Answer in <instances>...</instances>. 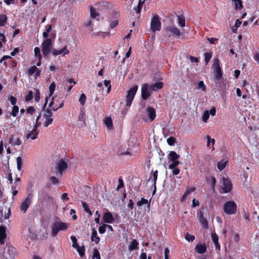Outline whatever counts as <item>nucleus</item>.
<instances>
[{"mask_svg": "<svg viewBox=\"0 0 259 259\" xmlns=\"http://www.w3.org/2000/svg\"><path fill=\"white\" fill-rule=\"evenodd\" d=\"M68 224L60 222L55 221L51 226V234L53 236H56L58 232L64 231L67 229Z\"/></svg>", "mask_w": 259, "mask_h": 259, "instance_id": "f257e3e1", "label": "nucleus"}, {"mask_svg": "<svg viewBox=\"0 0 259 259\" xmlns=\"http://www.w3.org/2000/svg\"><path fill=\"white\" fill-rule=\"evenodd\" d=\"M223 209L227 214H233L236 212L237 204L233 201H227L224 205Z\"/></svg>", "mask_w": 259, "mask_h": 259, "instance_id": "f03ea898", "label": "nucleus"}, {"mask_svg": "<svg viewBox=\"0 0 259 259\" xmlns=\"http://www.w3.org/2000/svg\"><path fill=\"white\" fill-rule=\"evenodd\" d=\"M213 70L214 78L217 80H220L223 78V73L220 66V61L218 58L215 59L213 63Z\"/></svg>", "mask_w": 259, "mask_h": 259, "instance_id": "7ed1b4c3", "label": "nucleus"}, {"mask_svg": "<svg viewBox=\"0 0 259 259\" xmlns=\"http://www.w3.org/2000/svg\"><path fill=\"white\" fill-rule=\"evenodd\" d=\"M138 88V85H135L128 91H127V95L126 96V106L127 107H129L131 106L132 101L137 91Z\"/></svg>", "mask_w": 259, "mask_h": 259, "instance_id": "20e7f679", "label": "nucleus"}, {"mask_svg": "<svg viewBox=\"0 0 259 259\" xmlns=\"http://www.w3.org/2000/svg\"><path fill=\"white\" fill-rule=\"evenodd\" d=\"M52 42L50 38L46 39L42 43V53L44 56H47L52 52Z\"/></svg>", "mask_w": 259, "mask_h": 259, "instance_id": "39448f33", "label": "nucleus"}, {"mask_svg": "<svg viewBox=\"0 0 259 259\" xmlns=\"http://www.w3.org/2000/svg\"><path fill=\"white\" fill-rule=\"evenodd\" d=\"M161 28V22L159 20V18L158 15H154L151 21L150 29L152 32H154L155 31H159Z\"/></svg>", "mask_w": 259, "mask_h": 259, "instance_id": "423d86ee", "label": "nucleus"}, {"mask_svg": "<svg viewBox=\"0 0 259 259\" xmlns=\"http://www.w3.org/2000/svg\"><path fill=\"white\" fill-rule=\"evenodd\" d=\"M53 113L51 109H47L43 113V118L45 119L44 125L45 127H48L53 121V118L52 117Z\"/></svg>", "mask_w": 259, "mask_h": 259, "instance_id": "0eeeda50", "label": "nucleus"}, {"mask_svg": "<svg viewBox=\"0 0 259 259\" xmlns=\"http://www.w3.org/2000/svg\"><path fill=\"white\" fill-rule=\"evenodd\" d=\"M153 91L151 89L149 84L148 83H144L142 85L141 88V96L144 100H146L149 98L151 95V92Z\"/></svg>", "mask_w": 259, "mask_h": 259, "instance_id": "6e6552de", "label": "nucleus"}, {"mask_svg": "<svg viewBox=\"0 0 259 259\" xmlns=\"http://www.w3.org/2000/svg\"><path fill=\"white\" fill-rule=\"evenodd\" d=\"M32 194H28L27 197L22 202L20 206V209L22 212L25 213L31 203Z\"/></svg>", "mask_w": 259, "mask_h": 259, "instance_id": "1a4fd4ad", "label": "nucleus"}, {"mask_svg": "<svg viewBox=\"0 0 259 259\" xmlns=\"http://www.w3.org/2000/svg\"><path fill=\"white\" fill-rule=\"evenodd\" d=\"M223 191L224 193L229 192L232 189V184L229 179L225 177L223 178Z\"/></svg>", "mask_w": 259, "mask_h": 259, "instance_id": "9d476101", "label": "nucleus"}, {"mask_svg": "<svg viewBox=\"0 0 259 259\" xmlns=\"http://www.w3.org/2000/svg\"><path fill=\"white\" fill-rule=\"evenodd\" d=\"M68 167L67 164L63 159H60L57 163L56 169L60 175L62 174L63 170H65Z\"/></svg>", "mask_w": 259, "mask_h": 259, "instance_id": "9b49d317", "label": "nucleus"}, {"mask_svg": "<svg viewBox=\"0 0 259 259\" xmlns=\"http://www.w3.org/2000/svg\"><path fill=\"white\" fill-rule=\"evenodd\" d=\"M199 217V221L201 225L204 229H207L208 228V222L205 218H204L203 213L200 211L198 213Z\"/></svg>", "mask_w": 259, "mask_h": 259, "instance_id": "f8f14e48", "label": "nucleus"}, {"mask_svg": "<svg viewBox=\"0 0 259 259\" xmlns=\"http://www.w3.org/2000/svg\"><path fill=\"white\" fill-rule=\"evenodd\" d=\"M85 115L84 110L81 109L78 116V125L81 127L85 125Z\"/></svg>", "mask_w": 259, "mask_h": 259, "instance_id": "ddd939ff", "label": "nucleus"}, {"mask_svg": "<svg viewBox=\"0 0 259 259\" xmlns=\"http://www.w3.org/2000/svg\"><path fill=\"white\" fill-rule=\"evenodd\" d=\"M7 237L6 234V227L1 226L0 227V245L5 243V239Z\"/></svg>", "mask_w": 259, "mask_h": 259, "instance_id": "4468645a", "label": "nucleus"}, {"mask_svg": "<svg viewBox=\"0 0 259 259\" xmlns=\"http://www.w3.org/2000/svg\"><path fill=\"white\" fill-rule=\"evenodd\" d=\"M103 220L105 223H112L114 221L112 214L110 212H107L103 215Z\"/></svg>", "mask_w": 259, "mask_h": 259, "instance_id": "2eb2a0df", "label": "nucleus"}, {"mask_svg": "<svg viewBox=\"0 0 259 259\" xmlns=\"http://www.w3.org/2000/svg\"><path fill=\"white\" fill-rule=\"evenodd\" d=\"M64 53L63 56H64L66 54H68L69 53V51L67 49L66 46H65L63 49L60 50H57L56 49H53L52 50V54L54 56H57L60 55L62 53Z\"/></svg>", "mask_w": 259, "mask_h": 259, "instance_id": "dca6fc26", "label": "nucleus"}, {"mask_svg": "<svg viewBox=\"0 0 259 259\" xmlns=\"http://www.w3.org/2000/svg\"><path fill=\"white\" fill-rule=\"evenodd\" d=\"M39 132L37 131V134L35 135V132H34V128L31 131H28V133L26 135V138L27 139L30 138L32 140H35L37 138Z\"/></svg>", "mask_w": 259, "mask_h": 259, "instance_id": "f3484780", "label": "nucleus"}, {"mask_svg": "<svg viewBox=\"0 0 259 259\" xmlns=\"http://www.w3.org/2000/svg\"><path fill=\"white\" fill-rule=\"evenodd\" d=\"M92 241L94 242L96 244H98L100 240V237L98 236L97 232L95 228H92Z\"/></svg>", "mask_w": 259, "mask_h": 259, "instance_id": "a211bd4d", "label": "nucleus"}, {"mask_svg": "<svg viewBox=\"0 0 259 259\" xmlns=\"http://www.w3.org/2000/svg\"><path fill=\"white\" fill-rule=\"evenodd\" d=\"M167 30L177 37H180L181 35L180 31L175 26H169L167 28Z\"/></svg>", "mask_w": 259, "mask_h": 259, "instance_id": "6ab92c4d", "label": "nucleus"}, {"mask_svg": "<svg viewBox=\"0 0 259 259\" xmlns=\"http://www.w3.org/2000/svg\"><path fill=\"white\" fill-rule=\"evenodd\" d=\"M147 113L148 116L149 117L151 121H153L156 116L155 115V111L154 108L152 107H148L147 109Z\"/></svg>", "mask_w": 259, "mask_h": 259, "instance_id": "aec40b11", "label": "nucleus"}, {"mask_svg": "<svg viewBox=\"0 0 259 259\" xmlns=\"http://www.w3.org/2000/svg\"><path fill=\"white\" fill-rule=\"evenodd\" d=\"M149 85L153 91H157L162 88L163 83L162 82L159 81Z\"/></svg>", "mask_w": 259, "mask_h": 259, "instance_id": "412c9836", "label": "nucleus"}, {"mask_svg": "<svg viewBox=\"0 0 259 259\" xmlns=\"http://www.w3.org/2000/svg\"><path fill=\"white\" fill-rule=\"evenodd\" d=\"M195 250L197 253L202 254L206 252V246L205 244L197 245L195 247Z\"/></svg>", "mask_w": 259, "mask_h": 259, "instance_id": "4be33fe9", "label": "nucleus"}, {"mask_svg": "<svg viewBox=\"0 0 259 259\" xmlns=\"http://www.w3.org/2000/svg\"><path fill=\"white\" fill-rule=\"evenodd\" d=\"M139 243L138 242L134 239L128 245V250L132 251L134 249H136L138 248Z\"/></svg>", "mask_w": 259, "mask_h": 259, "instance_id": "5701e85b", "label": "nucleus"}, {"mask_svg": "<svg viewBox=\"0 0 259 259\" xmlns=\"http://www.w3.org/2000/svg\"><path fill=\"white\" fill-rule=\"evenodd\" d=\"M104 122L106 126L109 130L112 127V119L110 117H106L104 118Z\"/></svg>", "mask_w": 259, "mask_h": 259, "instance_id": "b1692460", "label": "nucleus"}, {"mask_svg": "<svg viewBox=\"0 0 259 259\" xmlns=\"http://www.w3.org/2000/svg\"><path fill=\"white\" fill-rule=\"evenodd\" d=\"M8 17L3 14H0V26H4L7 22Z\"/></svg>", "mask_w": 259, "mask_h": 259, "instance_id": "393cba45", "label": "nucleus"}, {"mask_svg": "<svg viewBox=\"0 0 259 259\" xmlns=\"http://www.w3.org/2000/svg\"><path fill=\"white\" fill-rule=\"evenodd\" d=\"M10 143L13 145L19 146L21 144V142L19 138L14 139L13 136H11L10 139Z\"/></svg>", "mask_w": 259, "mask_h": 259, "instance_id": "a878e982", "label": "nucleus"}, {"mask_svg": "<svg viewBox=\"0 0 259 259\" xmlns=\"http://www.w3.org/2000/svg\"><path fill=\"white\" fill-rule=\"evenodd\" d=\"M169 157L171 161H175L180 157V155L177 154L175 151H170L169 154Z\"/></svg>", "mask_w": 259, "mask_h": 259, "instance_id": "bb28decb", "label": "nucleus"}, {"mask_svg": "<svg viewBox=\"0 0 259 259\" xmlns=\"http://www.w3.org/2000/svg\"><path fill=\"white\" fill-rule=\"evenodd\" d=\"M74 248H76L77 252H78L79 255L81 257H82L84 255V251H85V247L84 246L80 247L79 245L75 247Z\"/></svg>", "mask_w": 259, "mask_h": 259, "instance_id": "cd10ccee", "label": "nucleus"}, {"mask_svg": "<svg viewBox=\"0 0 259 259\" xmlns=\"http://www.w3.org/2000/svg\"><path fill=\"white\" fill-rule=\"evenodd\" d=\"M179 24L180 26L183 27L185 26V19L183 16H178Z\"/></svg>", "mask_w": 259, "mask_h": 259, "instance_id": "c85d7f7f", "label": "nucleus"}, {"mask_svg": "<svg viewBox=\"0 0 259 259\" xmlns=\"http://www.w3.org/2000/svg\"><path fill=\"white\" fill-rule=\"evenodd\" d=\"M227 161L222 160L218 163V168L220 170H222L226 166Z\"/></svg>", "mask_w": 259, "mask_h": 259, "instance_id": "c756f323", "label": "nucleus"}, {"mask_svg": "<svg viewBox=\"0 0 259 259\" xmlns=\"http://www.w3.org/2000/svg\"><path fill=\"white\" fill-rule=\"evenodd\" d=\"M56 88V84L54 82H52L49 86V97L53 95Z\"/></svg>", "mask_w": 259, "mask_h": 259, "instance_id": "7c9ffc66", "label": "nucleus"}, {"mask_svg": "<svg viewBox=\"0 0 259 259\" xmlns=\"http://www.w3.org/2000/svg\"><path fill=\"white\" fill-rule=\"evenodd\" d=\"M90 14L91 16L93 18H96L97 16H99V14L98 13L96 9L93 7L90 8Z\"/></svg>", "mask_w": 259, "mask_h": 259, "instance_id": "2f4dec72", "label": "nucleus"}, {"mask_svg": "<svg viewBox=\"0 0 259 259\" xmlns=\"http://www.w3.org/2000/svg\"><path fill=\"white\" fill-rule=\"evenodd\" d=\"M37 70V68L35 66H32L28 69L27 74L29 76H31L33 74L36 70Z\"/></svg>", "mask_w": 259, "mask_h": 259, "instance_id": "473e14b6", "label": "nucleus"}, {"mask_svg": "<svg viewBox=\"0 0 259 259\" xmlns=\"http://www.w3.org/2000/svg\"><path fill=\"white\" fill-rule=\"evenodd\" d=\"M148 204V205H150V202H148V200L147 199H146L144 198H142L141 200L137 202V205L138 206H141L143 204Z\"/></svg>", "mask_w": 259, "mask_h": 259, "instance_id": "72a5a7b5", "label": "nucleus"}, {"mask_svg": "<svg viewBox=\"0 0 259 259\" xmlns=\"http://www.w3.org/2000/svg\"><path fill=\"white\" fill-rule=\"evenodd\" d=\"M197 90L202 89L203 91H205L206 90V87L204 84V82L203 81H199L198 82L197 87L196 88Z\"/></svg>", "mask_w": 259, "mask_h": 259, "instance_id": "f704fd0d", "label": "nucleus"}, {"mask_svg": "<svg viewBox=\"0 0 259 259\" xmlns=\"http://www.w3.org/2000/svg\"><path fill=\"white\" fill-rule=\"evenodd\" d=\"M16 160H17V169L18 170H20L22 168V158L21 157H18L17 158Z\"/></svg>", "mask_w": 259, "mask_h": 259, "instance_id": "c9c22d12", "label": "nucleus"}, {"mask_svg": "<svg viewBox=\"0 0 259 259\" xmlns=\"http://www.w3.org/2000/svg\"><path fill=\"white\" fill-rule=\"evenodd\" d=\"M34 52L35 56L38 58V60H40L41 57L40 53V49L38 47H35L34 49Z\"/></svg>", "mask_w": 259, "mask_h": 259, "instance_id": "e433bc0d", "label": "nucleus"}, {"mask_svg": "<svg viewBox=\"0 0 259 259\" xmlns=\"http://www.w3.org/2000/svg\"><path fill=\"white\" fill-rule=\"evenodd\" d=\"M173 162L169 165L168 168L173 169L180 164V161L178 160L172 161Z\"/></svg>", "mask_w": 259, "mask_h": 259, "instance_id": "4c0bfd02", "label": "nucleus"}, {"mask_svg": "<svg viewBox=\"0 0 259 259\" xmlns=\"http://www.w3.org/2000/svg\"><path fill=\"white\" fill-rule=\"evenodd\" d=\"M86 100V96L84 94L82 93L81 94L80 98L79 99V102H80V104L83 106L84 105L85 102Z\"/></svg>", "mask_w": 259, "mask_h": 259, "instance_id": "58836bf2", "label": "nucleus"}, {"mask_svg": "<svg viewBox=\"0 0 259 259\" xmlns=\"http://www.w3.org/2000/svg\"><path fill=\"white\" fill-rule=\"evenodd\" d=\"M18 111H19L18 106L14 105L13 107V110H12L11 113H10V114L11 115H12L13 116L15 117V116H16V115H17V113L18 112Z\"/></svg>", "mask_w": 259, "mask_h": 259, "instance_id": "ea45409f", "label": "nucleus"}, {"mask_svg": "<svg viewBox=\"0 0 259 259\" xmlns=\"http://www.w3.org/2000/svg\"><path fill=\"white\" fill-rule=\"evenodd\" d=\"M209 117V113L208 111H206L202 115V120L206 122Z\"/></svg>", "mask_w": 259, "mask_h": 259, "instance_id": "a19ab883", "label": "nucleus"}, {"mask_svg": "<svg viewBox=\"0 0 259 259\" xmlns=\"http://www.w3.org/2000/svg\"><path fill=\"white\" fill-rule=\"evenodd\" d=\"M204 56H205V61L206 62V64H207L211 58V53L206 52L204 54Z\"/></svg>", "mask_w": 259, "mask_h": 259, "instance_id": "79ce46f5", "label": "nucleus"}, {"mask_svg": "<svg viewBox=\"0 0 259 259\" xmlns=\"http://www.w3.org/2000/svg\"><path fill=\"white\" fill-rule=\"evenodd\" d=\"M167 142L170 146H172L176 143V139L174 137H170L167 139Z\"/></svg>", "mask_w": 259, "mask_h": 259, "instance_id": "37998d69", "label": "nucleus"}, {"mask_svg": "<svg viewBox=\"0 0 259 259\" xmlns=\"http://www.w3.org/2000/svg\"><path fill=\"white\" fill-rule=\"evenodd\" d=\"M33 97V94L32 91H29L27 94V95L25 97V100L27 102H28L32 99Z\"/></svg>", "mask_w": 259, "mask_h": 259, "instance_id": "c03bdc74", "label": "nucleus"}, {"mask_svg": "<svg viewBox=\"0 0 259 259\" xmlns=\"http://www.w3.org/2000/svg\"><path fill=\"white\" fill-rule=\"evenodd\" d=\"M70 238H71V241H72V247L73 248H75L76 246H77L78 245H79L77 243V239L75 236H71Z\"/></svg>", "mask_w": 259, "mask_h": 259, "instance_id": "a18cd8bd", "label": "nucleus"}, {"mask_svg": "<svg viewBox=\"0 0 259 259\" xmlns=\"http://www.w3.org/2000/svg\"><path fill=\"white\" fill-rule=\"evenodd\" d=\"M185 239L188 241H193L195 239V236L187 233L185 235Z\"/></svg>", "mask_w": 259, "mask_h": 259, "instance_id": "49530a36", "label": "nucleus"}, {"mask_svg": "<svg viewBox=\"0 0 259 259\" xmlns=\"http://www.w3.org/2000/svg\"><path fill=\"white\" fill-rule=\"evenodd\" d=\"M93 258L100 259V255L99 252L97 249L94 250L93 253Z\"/></svg>", "mask_w": 259, "mask_h": 259, "instance_id": "de8ad7c7", "label": "nucleus"}, {"mask_svg": "<svg viewBox=\"0 0 259 259\" xmlns=\"http://www.w3.org/2000/svg\"><path fill=\"white\" fill-rule=\"evenodd\" d=\"M106 226L107 225L104 224L103 225L99 227V232L100 234H103L105 232Z\"/></svg>", "mask_w": 259, "mask_h": 259, "instance_id": "09e8293b", "label": "nucleus"}, {"mask_svg": "<svg viewBox=\"0 0 259 259\" xmlns=\"http://www.w3.org/2000/svg\"><path fill=\"white\" fill-rule=\"evenodd\" d=\"M211 237L214 244H216V243H218L219 240L218 235H217L215 233H212Z\"/></svg>", "mask_w": 259, "mask_h": 259, "instance_id": "8fccbe9b", "label": "nucleus"}, {"mask_svg": "<svg viewBox=\"0 0 259 259\" xmlns=\"http://www.w3.org/2000/svg\"><path fill=\"white\" fill-rule=\"evenodd\" d=\"M35 101L36 102H38L40 100V93L38 90H35V94L34 97Z\"/></svg>", "mask_w": 259, "mask_h": 259, "instance_id": "3c124183", "label": "nucleus"}, {"mask_svg": "<svg viewBox=\"0 0 259 259\" xmlns=\"http://www.w3.org/2000/svg\"><path fill=\"white\" fill-rule=\"evenodd\" d=\"M39 197L40 198L42 199L43 200H48L50 198L48 195L44 194L42 192L39 194Z\"/></svg>", "mask_w": 259, "mask_h": 259, "instance_id": "603ef678", "label": "nucleus"}, {"mask_svg": "<svg viewBox=\"0 0 259 259\" xmlns=\"http://www.w3.org/2000/svg\"><path fill=\"white\" fill-rule=\"evenodd\" d=\"M50 180L51 181V183L53 185H58L59 183L58 180L56 177H51L50 178Z\"/></svg>", "mask_w": 259, "mask_h": 259, "instance_id": "864d4df0", "label": "nucleus"}, {"mask_svg": "<svg viewBox=\"0 0 259 259\" xmlns=\"http://www.w3.org/2000/svg\"><path fill=\"white\" fill-rule=\"evenodd\" d=\"M153 181L154 182V184H156V181L157 180V177H158V171L156 170L153 172Z\"/></svg>", "mask_w": 259, "mask_h": 259, "instance_id": "5fc2aeb1", "label": "nucleus"}, {"mask_svg": "<svg viewBox=\"0 0 259 259\" xmlns=\"http://www.w3.org/2000/svg\"><path fill=\"white\" fill-rule=\"evenodd\" d=\"M41 125V122L39 121L36 120L35 123L33 126V128H34V132H35V135L37 134V131H38V127Z\"/></svg>", "mask_w": 259, "mask_h": 259, "instance_id": "6e6d98bb", "label": "nucleus"}, {"mask_svg": "<svg viewBox=\"0 0 259 259\" xmlns=\"http://www.w3.org/2000/svg\"><path fill=\"white\" fill-rule=\"evenodd\" d=\"M9 101L11 102L12 105H15V104L16 103L17 99L15 97L12 96L9 98Z\"/></svg>", "mask_w": 259, "mask_h": 259, "instance_id": "4d7b16f0", "label": "nucleus"}, {"mask_svg": "<svg viewBox=\"0 0 259 259\" xmlns=\"http://www.w3.org/2000/svg\"><path fill=\"white\" fill-rule=\"evenodd\" d=\"M26 111L28 113L32 114L34 113V112L35 111V109L34 108V107L30 106L27 109Z\"/></svg>", "mask_w": 259, "mask_h": 259, "instance_id": "13d9d810", "label": "nucleus"}, {"mask_svg": "<svg viewBox=\"0 0 259 259\" xmlns=\"http://www.w3.org/2000/svg\"><path fill=\"white\" fill-rule=\"evenodd\" d=\"M82 207H83L84 208V210L86 211V212H89V206L87 204V203L84 201H82Z\"/></svg>", "mask_w": 259, "mask_h": 259, "instance_id": "bf43d9fd", "label": "nucleus"}, {"mask_svg": "<svg viewBox=\"0 0 259 259\" xmlns=\"http://www.w3.org/2000/svg\"><path fill=\"white\" fill-rule=\"evenodd\" d=\"M118 24V21L115 20L113 21L110 24V28L113 29Z\"/></svg>", "mask_w": 259, "mask_h": 259, "instance_id": "052dcab7", "label": "nucleus"}, {"mask_svg": "<svg viewBox=\"0 0 259 259\" xmlns=\"http://www.w3.org/2000/svg\"><path fill=\"white\" fill-rule=\"evenodd\" d=\"M169 250L168 248H165L164 249V259H168V253Z\"/></svg>", "mask_w": 259, "mask_h": 259, "instance_id": "680f3d73", "label": "nucleus"}, {"mask_svg": "<svg viewBox=\"0 0 259 259\" xmlns=\"http://www.w3.org/2000/svg\"><path fill=\"white\" fill-rule=\"evenodd\" d=\"M61 199L64 201H67L69 199L68 194L66 193H63L61 196Z\"/></svg>", "mask_w": 259, "mask_h": 259, "instance_id": "e2e57ef3", "label": "nucleus"}, {"mask_svg": "<svg viewBox=\"0 0 259 259\" xmlns=\"http://www.w3.org/2000/svg\"><path fill=\"white\" fill-rule=\"evenodd\" d=\"M118 182H119V185L117 187V188L119 189V188L123 187L124 184H123L122 180L121 178H119L118 180Z\"/></svg>", "mask_w": 259, "mask_h": 259, "instance_id": "0e129e2a", "label": "nucleus"}, {"mask_svg": "<svg viewBox=\"0 0 259 259\" xmlns=\"http://www.w3.org/2000/svg\"><path fill=\"white\" fill-rule=\"evenodd\" d=\"M209 42L211 44H214L215 41L218 40L217 38L211 37V38H207Z\"/></svg>", "mask_w": 259, "mask_h": 259, "instance_id": "69168bd1", "label": "nucleus"}, {"mask_svg": "<svg viewBox=\"0 0 259 259\" xmlns=\"http://www.w3.org/2000/svg\"><path fill=\"white\" fill-rule=\"evenodd\" d=\"M191 193V192L189 190H187L185 193L184 194L182 198V201H184L186 198V197Z\"/></svg>", "mask_w": 259, "mask_h": 259, "instance_id": "338daca9", "label": "nucleus"}, {"mask_svg": "<svg viewBox=\"0 0 259 259\" xmlns=\"http://www.w3.org/2000/svg\"><path fill=\"white\" fill-rule=\"evenodd\" d=\"M254 60L259 64V53H256L254 56Z\"/></svg>", "mask_w": 259, "mask_h": 259, "instance_id": "774afa93", "label": "nucleus"}]
</instances>
